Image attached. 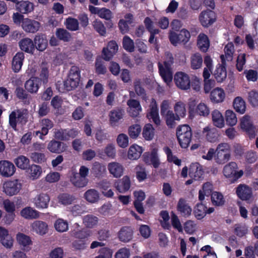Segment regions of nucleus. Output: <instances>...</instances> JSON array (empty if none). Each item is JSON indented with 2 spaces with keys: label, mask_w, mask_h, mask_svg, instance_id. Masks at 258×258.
I'll list each match as a JSON object with an SVG mask.
<instances>
[{
  "label": "nucleus",
  "mask_w": 258,
  "mask_h": 258,
  "mask_svg": "<svg viewBox=\"0 0 258 258\" xmlns=\"http://www.w3.org/2000/svg\"><path fill=\"white\" fill-rule=\"evenodd\" d=\"M211 115L213 124L218 128H222L224 126V119L222 113L215 109L212 112Z\"/></svg>",
  "instance_id": "f704fd0d"
},
{
  "label": "nucleus",
  "mask_w": 258,
  "mask_h": 258,
  "mask_svg": "<svg viewBox=\"0 0 258 258\" xmlns=\"http://www.w3.org/2000/svg\"><path fill=\"white\" fill-rule=\"evenodd\" d=\"M174 80L176 86L179 89L186 90L190 88V80L187 74L182 72L176 73Z\"/></svg>",
  "instance_id": "0eeeda50"
},
{
  "label": "nucleus",
  "mask_w": 258,
  "mask_h": 258,
  "mask_svg": "<svg viewBox=\"0 0 258 258\" xmlns=\"http://www.w3.org/2000/svg\"><path fill=\"white\" fill-rule=\"evenodd\" d=\"M233 106L235 111L240 114H243L245 111V102L241 97H237L234 99Z\"/></svg>",
  "instance_id": "37998d69"
},
{
  "label": "nucleus",
  "mask_w": 258,
  "mask_h": 258,
  "mask_svg": "<svg viewBox=\"0 0 258 258\" xmlns=\"http://www.w3.org/2000/svg\"><path fill=\"white\" fill-rule=\"evenodd\" d=\"M176 210L181 216L185 218L188 217L192 212L191 208L187 203V201L183 198L179 199L176 206Z\"/></svg>",
  "instance_id": "2eb2a0df"
},
{
  "label": "nucleus",
  "mask_w": 258,
  "mask_h": 258,
  "mask_svg": "<svg viewBox=\"0 0 258 258\" xmlns=\"http://www.w3.org/2000/svg\"><path fill=\"white\" fill-rule=\"evenodd\" d=\"M133 233V230L130 226H123L118 232V237L120 241L127 242L132 239Z\"/></svg>",
  "instance_id": "5701e85b"
},
{
  "label": "nucleus",
  "mask_w": 258,
  "mask_h": 258,
  "mask_svg": "<svg viewBox=\"0 0 258 258\" xmlns=\"http://www.w3.org/2000/svg\"><path fill=\"white\" fill-rule=\"evenodd\" d=\"M16 7L18 11L21 14H28L34 9V5L29 1H18L16 4Z\"/></svg>",
  "instance_id": "c85d7f7f"
},
{
  "label": "nucleus",
  "mask_w": 258,
  "mask_h": 258,
  "mask_svg": "<svg viewBox=\"0 0 258 258\" xmlns=\"http://www.w3.org/2000/svg\"><path fill=\"white\" fill-rule=\"evenodd\" d=\"M221 63L216 66L214 73V76L218 82H222L227 77L226 63L224 54L220 55Z\"/></svg>",
  "instance_id": "1a4fd4ad"
},
{
  "label": "nucleus",
  "mask_w": 258,
  "mask_h": 258,
  "mask_svg": "<svg viewBox=\"0 0 258 258\" xmlns=\"http://www.w3.org/2000/svg\"><path fill=\"white\" fill-rule=\"evenodd\" d=\"M27 114L24 110L17 109L11 112L9 116V125L15 131H17V123L22 125L25 124L27 122Z\"/></svg>",
  "instance_id": "f03ea898"
},
{
  "label": "nucleus",
  "mask_w": 258,
  "mask_h": 258,
  "mask_svg": "<svg viewBox=\"0 0 258 258\" xmlns=\"http://www.w3.org/2000/svg\"><path fill=\"white\" fill-rule=\"evenodd\" d=\"M203 62V58L200 53H195L191 56L190 67L192 69L198 70L201 68Z\"/></svg>",
  "instance_id": "c03bdc74"
},
{
  "label": "nucleus",
  "mask_w": 258,
  "mask_h": 258,
  "mask_svg": "<svg viewBox=\"0 0 258 258\" xmlns=\"http://www.w3.org/2000/svg\"><path fill=\"white\" fill-rule=\"evenodd\" d=\"M21 27L25 32L34 34L39 30L41 24L36 20L26 18L21 24Z\"/></svg>",
  "instance_id": "9d476101"
},
{
  "label": "nucleus",
  "mask_w": 258,
  "mask_h": 258,
  "mask_svg": "<svg viewBox=\"0 0 258 258\" xmlns=\"http://www.w3.org/2000/svg\"><path fill=\"white\" fill-rule=\"evenodd\" d=\"M163 150L167 156V160L168 162L173 163L177 166L181 165V160L173 155L172 152L169 147H165L163 148Z\"/></svg>",
  "instance_id": "8fccbe9b"
},
{
  "label": "nucleus",
  "mask_w": 258,
  "mask_h": 258,
  "mask_svg": "<svg viewBox=\"0 0 258 258\" xmlns=\"http://www.w3.org/2000/svg\"><path fill=\"white\" fill-rule=\"evenodd\" d=\"M41 135L45 136L48 133V131L53 126V122L48 118H44L41 120Z\"/></svg>",
  "instance_id": "69168bd1"
},
{
  "label": "nucleus",
  "mask_w": 258,
  "mask_h": 258,
  "mask_svg": "<svg viewBox=\"0 0 258 258\" xmlns=\"http://www.w3.org/2000/svg\"><path fill=\"white\" fill-rule=\"evenodd\" d=\"M125 114L124 109L121 107H117L111 110L109 113V121L112 127L118 125L119 122L123 119Z\"/></svg>",
  "instance_id": "6e6552de"
},
{
  "label": "nucleus",
  "mask_w": 258,
  "mask_h": 258,
  "mask_svg": "<svg viewBox=\"0 0 258 258\" xmlns=\"http://www.w3.org/2000/svg\"><path fill=\"white\" fill-rule=\"evenodd\" d=\"M199 19L203 27L208 28L216 21L217 15L213 11L208 9L200 13Z\"/></svg>",
  "instance_id": "39448f33"
},
{
  "label": "nucleus",
  "mask_w": 258,
  "mask_h": 258,
  "mask_svg": "<svg viewBox=\"0 0 258 258\" xmlns=\"http://www.w3.org/2000/svg\"><path fill=\"white\" fill-rule=\"evenodd\" d=\"M210 197L213 206L220 207L225 205L226 201L221 192L214 191L211 194Z\"/></svg>",
  "instance_id": "7c9ffc66"
},
{
  "label": "nucleus",
  "mask_w": 258,
  "mask_h": 258,
  "mask_svg": "<svg viewBox=\"0 0 258 258\" xmlns=\"http://www.w3.org/2000/svg\"><path fill=\"white\" fill-rule=\"evenodd\" d=\"M70 181L75 186L78 187H83L85 186L88 183L87 178H83L77 172H73L70 178Z\"/></svg>",
  "instance_id": "473e14b6"
},
{
  "label": "nucleus",
  "mask_w": 258,
  "mask_h": 258,
  "mask_svg": "<svg viewBox=\"0 0 258 258\" xmlns=\"http://www.w3.org/2000/svg\"><path fill=\"white\" fill-rule=\"evenodd\" d=\"M35 49L40 51H44L48 46V40L46 35L42 33L37 34L34 38Z\"/></svg>",
  "instance_id": "6ab92c4d"
},
{
  "label": "nucleus",
  "mask_w": 258,
  "mask_h": 258,
  "mask_svg": "<svg viewBox=\"0 0 258 258\" xmlns=\"http://www.w3.org/2000/svg\"><path fill=\"white\" fill-rule=\"evenodd\" d=\"M84 198L89 203H94L98 201L99 195L96 189H90L85 192Z\"/></svg>",
  "instance_id": "a18cd8bd"
},
{
  "label": "nucleus",
  "mask_w": 258,
  "mask_h": 258,
  "mask_svg": "<svg viewBox=\"0 0 258 258\" xmlns=\"http://www.w3.org/2000/svg\"><path fill=\"white\" fill-rule=\"evenodd\" d=\"M98 218L92 215H87L83 218V223L88 228H93L98 223Z\"/></svg>",
  "instance_id": "052dcab7"
},
{
  "label": "nucleus",
  "mask_w": 258,
  "mask_h": 258,
  "mask_svg": "<svg viewBox=\"0 0 258 258\" xmlns=\"http://www.w3.org/2000/svg\"><path fill=\"white\" fill-rule=\"evenodd\" d=\"M24 58V54L21 51L17 52L14 56L12 66L15 73H18L21 69Z\"/></svg>",
  "instance_id": "cd10ccee"
},
{
  "label": "nucleus",
  "mask_w": 258,
  "mask_h": 258,
  "mask_svg": "<svg viewBox=\"0 0 258 258\" xmlns=\"http://www.w3.org/2000/svg\"><path fill=\"white\" fill-rule=\"evenodd\" d=\"M225 120L227 124L232 126L236 124L237 121L235 113L231 110H227L225 112Z\"/></svg>",
  "instance_id": "e2e57ef3"
},
{
  "label": "nucleus",
  "mask_w": 258,
  "mask_h": 258,
  "mask_svg": "<svg viewBox=\"0 0 258 258\" xmlns=\"http://www.w3.org/2000/svg\"><path fill=\"white\" fill-rule=\"evenodd\" d=\"M18 43L22 51L30 54H33L34 52V44L31 39L28 37L24 38L21 39Z\"/></svg>",
  "instance_id": "aec40b11"
},
{
  "label": "nucleus",
  "mask_w": 258,
  "mask_h": 258,
  "mask_svg": "<svg viewBox=\"0 0 258 258\" xmlns=\"http://www.w3.org/2000/svg\"><path fill=\"white\" fill-rule=\"evenodd\" d=\"M143 136L145 140H151L154 136V128L150 123L146 124L143 130Z\"/></svg>",
  "instance_id": "6e6d98bb"
},
{
  "label": "nucleus",
  "mask_w": 258,
  "mask_h": 258,
  "mask_svg": "<svg viewBox=\"0 0 258 258\" xmlns=\"http://www.w3.org/2000/svg\"><path fill=\"white\" fill-rule=\"evenodd\" d=\"M80 73L81 71L78 67H71L66 79V86L70 91L75 89L79 86L81 78Z\"/></svg>",
  "instance_id": "7ed1b4c3"
},
{
  "label": "nucleus",
  "mask_w": 258,
  "mask_h": 258,
  "mask_svg": "<svg viewBox=\"0 0 258 258\" xmlns=\"http://www.w3.org/2000/svg\"><path fill=\"white\" fill-rule=\"evenodd\" d=\"M95 72L98 75H104L107 71L104 62L101 58H97L95 61Z\"/></svg>",
  "instance_id": "338daca9"
},
{
  "label": "nucleus",
  "mask_w": 258,
  "mask_h": 258,
  "mask_svg": "<svg viewBox=\"0 0 258 258\" xmlns=\"http://www.w3.org/2000/svg\"><path fill=\"white\" fill-rule=\"evenodd\" d=\"M216 162L220 164L227 162L230 158V147L227 143H221L218 145L216 150Z\"/></svg>",
  "instance_id": "20e7f679"
},
{
  "label": "nucleus",
  "mask_w": 258,
  "mask_h": 258,
  "mask_svg": "<svg viewBox=\"0 0 258 258\" xmlns=\"http://www.w3.org/2000/svg\"><path fill=\"white\" fill-rule=\"evenodd\" d=\"M22 188V184L18 179L8 180L3 184V191L9 196L17 195Z\"/></svg>",
  "instance_id": "423d86ee"
},
{
  "label": "nucleus",
  "mask_w": 258,
  "mask_h": 258,
  "mask_svg": "<svg viewBox=\"0 0 258 258\" xmlns=\"http://www.w3.org/2000/svg\"><path fill=\"white\" fill-rule=\"evenodd\" d=\"M63 144L64 143L60 141L53 139L47 144V149L52 153L60 154L64 150L62 146Z\"/></svg>",
  "instance_id": "bb28decb"
},
{
  "label": "nucleus",
  "mask_w": 258,
  "mask_h": 258,
  "mask_svg": "<svg viewBox=\"0 0 258 258\" xmlns=\"http://www.w3.org/2000/svg\"><path fill=\"white\" fill-rule=\"evenodd\" d=\"M16 238L18 243L23 246L22 249L24 250L28 251L30 250L29 246L32 244V241L29 236L19 232L17 234Z\"/></svg>",
  "instance_id": "a878e982"
},
{
  "label": "nucleus",
  "mask_w": 258,
  "mask_h": 258,
  "mask_svg": "<svg viewBox=\"0 0 258 258\" xmlns=\"http://www.w3.org/2000/svg\"><path fill=\"white\" fill-rule=\"evenodd\" d=\"M248 101L253 107H258V91L256 90H251L248 93Z\"/></svg>",
  "instance_id": "0e129e2a"
},
{
  "label": "nucleus",
  "mask_w": 258,
  "mask_h": 258,
  "mask_svg": "<svg viewBox=\"0 0 258 258\" xmlns=\"http://www.w3.org/2000/svg\"><path fill=\"white\" fill-rule=\"evenodd\" d=\"M118 46L114 40L108 42L107 47H104L102 50L103 59L106 61L110 60L113 55L117 52Z\"/></svg>",
  "instance_id": "9b49d317"
},
{
  "label": "nucleus",
  "mask_w": 258,
  "mask_h": 258,
  "mask_svg": "<svg viewBox=\"0 0 258 258\" xmlns=\"http://www.w3.org/2000/svg\"><path fill=\"white\" fill-rule=\"evenodd\" d=\"M33 230L40 235L46 234L48 230L46 223L41 221H36L32 224Z\"/></svg>",
  "instance_id": "58836bf2"
},
{
  "label": "nucleus",
  "mask_w": 258,
  "mask_h": 258,
  "mask_svg": "<svg viewBox=\"0 0 258 258\" xmlns=\"http://www.w3.org/2000/svg\"><path fill=\"white\" fill-rule=\"evenodd\" d=\"M236 194L242 201H248L252 196L251 188L244 184L238 185L236 188Z\"/></svg>",
  "instance_id": "4468645a"
},
{
  "label": "nucleus",
  "mask_w": 258,
  "mask_h": 258,
  "mask_svg": "<svg viewBox=\"0 0 258 258\" xmlns=\"http://www.w3.org/2000/svg\"><path fill=\"white\" fill-rule=\"evenodd\" d=\"M14 162L19 168L25 171L30 165L29 159L24 155L19 156L14 159Z\"/></svg>",
  "instance_id": "a19ab883"
},
{
  "label": "nucleus",
  "mask_w": 258,
  "mask_h": 258,
  "mask_svg": "<svg viewBox=\"0 0 258 258\" xmlns=\"http://www.w3.org/2000/svg\"><path fill=\"white\" fill-rule=\"evenodd\" d=\"M159 73L163 81L168 84L171 82L173 79V75L171 69H164L163 64L161 62L158 63Z\"/></svg>",
  "instance_id": "2f4dec72"
},
{
  "label": "nucleus",
  "mask_w": 258,
  "mask_h": 258,
  "mask_svg": "<svg viewBox=\"0 0 258 258\" xmlns=\"http://www.w3.org/2000/svg\"><path fill=\"white\" fill-rule=\"evenodd\" d=\"M0 241L6 248H11L13 245V239L8 230L2 226H0Z\"/></svg>",
  "instance_id": "4be33fe9"
},
{
  "label": "nucleus",
  "mask_w": 258,
  "mask_h": 258,
  "mask_svg": "<svg viewBox=\"0 0 258 258\" xmlns=\"http://www.w3.org/2000/svg\"><path fill=\"white\" fill-rule=\"evenodd\" d=\"M91 234L92 232L90 230L83 229L75 231L74 233V237L76 239L88 242L89 238L91 236Z\"/></svg>",
  "instance_id": "603ef678"
},
{
  "label": "nucleus",
  "mask_w": 258,
  "mask_h": 258,
  "mask_svg": "<svg viewBox=\"0 0 258 258\" xmlns=\"http://www.w3.org/2000/svg\"><path fill=\"white\" fill-rule=\"evenodd\" d=\"M54 227L56 231L63 232L68 229V223L62 219H58L54 223Z\"/></svg>",
  "instance_id": "774afa93"
},
{
  "label": "nucleus",
  "mask_w": 258,
  "mask_h": 258,
  "mask_svg": "<svg viewBox=\"0 0 258 258\" xmlns=\"http://www.w3.org/2000/svg\"><path fill=\"white\" fill-rule=\"evenodd\" d=\"M21 214L26 219H35L39 217V212L31 207H26L23 209Z\"/></svg>",
  "instance_id": "de8ad7c7"
},
{
  "label": "nucleus",
  "mask_w": 258,
  "mask_h": 258,
  "mask_svg": "<svg viewBox=\"0 0 258 258\" xmlns=\"http://www.w3.org/2000/svg\"><path fill=\"white\" fill-rule=\"evenodd\" d=\"M204 171L202 166L199 163H192L189 169V176L195 180H199L203 178Z\"/></svg>",
  "instance_id": "f3484780"
},
{
  "label": "nucleus",
  "mask_w": 258,
  "mask_h": 258,
  "mask_svg": "<svg viewBox=\"0 0 258 258\" xmlns=\"http://www.w3.org/2000/svg\"><path fill=\"white\" fill-rule=\"evenodd\" d=\"M126 103L130 108L128 110L130 115L133 117H137L142 110L140 102L137 100L130 99L127 100Z\"/></svg>",
  "instance_id": "b1692460"
},
{
  "label": "nucleus",
  "mask_w": 258,
  "mask_h": 258,
  "mask_svg": "<svg viewBox=\"0 0 258 258\" xmlns=\"http://www.w3.org/2000/svg\"><path fill=\"white\" fill-rule=\"evenodd\" d=\"M50 201V197L46 194L41 193L37 195L33 199V203L38 209L47 208Z\"/></svg>",
  "instance_id": "dca6fc26"
},
{
  "label": "nucleus",
  "mask_w": 258,
  "mask_h": 258,
  "mask_svg": "<svg viewBox=\"0 0 258 258\" xmlns=\"http://www.w3.org/2000/svg\"><path fill=\"white\" fill-rule=\"evenodd\" d=\"M55 35L57 38L63 42H69L71 38L70 33L63 28H57Z\"/></svg>",
  "instance_id": "864d4df0"
},
{
  "label": "nucleus",
  "mask_w": 258,
  "mask_h": 258,
  "mask_svg": "<svg viewBox=\"0 0 258 258\" xmlns=\"http://www.w3.org/2000/svg\"><path fill=\"white\" fill-rule=\"evenodd\" d=\"M197 44L201 51L206 52L210 45L209 40L207 35L204 33H200L198 37Z\"/></svg>",
  "instance_id": "e433bc0d"
},
{
  "label": "nucleus",
  "mask_w": 258,
  "mask_h": 258,
  "mask_svg": "<svg viewBox=\"0 0 258 258\" xmlns=\"http://www.w3.org/2000/svg\"><path fill=\"white\" fill-rule=\"evenodd\" d=\"M147 116L150 119H152L154 123L157 125L160 124L157 105L156 100L153 98L152 100L150 112L147 114Z\"/></svg>",
  "instance_id": "393cba45"
},
{
  "label": "nucleus",
  "mask_w": 258,
  "mask_h": 258,
  "mask_svg": "<svg viewBox=\"0 0 258 258\" xmlns=\"http://www.w3.org/2000/svg\"><path fill=\"white\" fill-rule=\"evenodd\" d=\"M237 163L235 162H230L224 167L223 174L226 177L230 178L232 183H234L243 175V171H237Z\"/></svg>",
  "instance_id": "f257e3e1"
},
{
  "label": "nucleus",
  "mask_w": 258,
  "mask_h": 258,
  "mask_svg": "<svg viewBox=\"0 0 258 258\" xmlns=\"http://www.w3.org/2000/svg\"><path fill=\"white\" fill-rule=\"evenodd\" d=\"M41 80L38 77H31L24 84V87L27 92L36 94L41 86Z\"/></svg>",
  "instance_id": "f8f14e48"
},
{
  "label": "nucleus",
  "mask_w": 258,
  "mask_h": 258,
  "mask_svg": "<svg viewBox=\"0 0 258 258\" xmlns=\"http://www.w3.org/2000/svg\"><path fill=\"white\" fill-rule=\"evenodd\" d=\"M26 172L33 179L38 178L42 173V169L39 165L32 164L26 170Z\"/></svg>",
  "instance_id": "79ce46f5"
},
{
  "label": "nucleus",
  "mask_w": 258,
  "mask_h": 258,
  "mask_svg": "<svg viewBox=\"0 0 258 258\" xmlns=\"http://www.w3.org/2000/svg\"><path fill=\"white\" fill-rule=\"evenodd\" d=\"M58 201L64 205H70L75 200V198L73 195H71L67 193H62L58 195Z\"/></svg>",
  "instance_id": "4d7b16f0"
},
{
  "label": "nucleus",
  "mask_w": 258,
  "mask_h": 258,
  "mask_svg": "<svg viewBox=\"0 0 258 258\" xmlns=\"http://www.w3.org/2000/svg\"><path fill=\"white\" fill-rule=\"evenodd\" d=\"M206 209L207 207L202 203H198L194 208V213L195 217L198 220H201L206 215Z\"/></svg>",
  "instance_id": "49530a36"
},
{
  "label": "nucleus",
  "mask_w": 258,
  "mask_h": 258,
  "mask_svg": "<svg viewBox=\"0 0 258 258\" xmlns=\"http://www.w3.org/2000/svg\"><path fill=\"white\" fill-rule=\"evenodd\" d=\"M241 128L244 131L250 138H253L255 136V127L249 120V117L244 116L241 121Z\"/></svg>",
  "instance_id": "a211bd4d"
},
{
  "label": "nucleus",
  "mask_w": 258,
  "mask_h": 258,
  "mask_svg": "<svg viewBox=\"0 0 258 258\" xmlns=\"http://www.w3.org/2000/svg\"><path fill=\"white\" fill-rule=\"evenodd\" d=\"M15 171L16 167L13 163L7 160L0 161V173L3 177H11Z\"/></svg>",
  "instance_id": "ddd939ff"
},
{
  "label": "nucleus",
  "mask_w": 258,
  "mask_h": 258,
  "mask_svg": "<svg viewBox=\"0 0 258 258\" xmlns=\"http://www.w3.org/2000/svg\"><path fill=\"white\" fill-rule=\"evenodd\" d=\"M163 117L165 119L167 125L169 127H173L175 125V121L180 119V117L174 114L172 111H168Z\"/></svg>",
  "instance_id": "09e8293b"
},
{
  "label": "nucleus",
  "mask_w": 258,
  "mask_h": 258,
  "mask_svg": "<svg viewBox=\"0 0 258 258\" xmlns=\"http://www.w3.org/2000/svg\"><path fill=\"white\" fill-rule=\"evenodd\" d=\"M225 97V94L222 88L217 87L211 92L210 99L213 103H221L224 101Z\"/></svg>",
  "instance_id": "c756f323"
},
{
  "label": "nucleus",
  "mask_w": 258,
  "mask_h": 258,
  "mask_svg": "<svg viewBox=\"0 0 258 258\" xmlns=\"http://www.w3.org/2000/svg\"><path fill=\"white\" fill-rule=\"evenodd\" d=\"M93 27L94 30L101 36H105L106 34V29L103 23L100 20H96L93 22Z\"/></svg>",
  "instance_id": "680f3d73"
},
{
  "label": "nucleus",
  "mask_w": 258,
  "mask_h": 258,
  "mask_svg": "<svg viewBox=\"0 0 258 258\" xmlns=\"http://www.w3.org/2000/svg\"><path fill=\"white\" fill-rule=\"evenodd\" d=\"M131 187V180L128 176H124L116 184V189L120 192L127 191Z\"/></svg>",
  "instance_id": "4c0bfd02"
},
{
  "label": "nucleus",
  "mask_w": 258,
  "mask_h": 258,
  "mask_svg": "<svg viewBox=\"0 0 258 258\" xmlns=\"http://www.w3.org/2000/svg\"><path fill=\"white\" fill-rule=\"evenodd\" d=\"M106 171V167L98 162H95L92 165L91 172L94 176L97 178L102 177Z\"/></svg>",
  "instance_id": "c9c22d12"
},
{
  "label": "nucleus",
  "mask_w": 258,
  "mask_h": 258,
  "mask_svg": "<svg viewBox=\"0 0 258 258\" xmlns=\"http://www.w3.org/2000/svg\"><path fill=\"white\" fill-rule=\"evenodd\" d=\"M202 135L206 138L208 142L211 143L217 142L219 137L218 130L216 128H210L209 126L204 128Z\"/></svg>",
  "instance_id": "412c9836"
},
{
  "label": "nucleus",
  "mask_w": 258,
  "mask_h": 258,
  "mask_svg": "<svg viewBox=\"0 0 258 258\" xmlns=\"http://www.w3.org/2000/svg\"><path fill=\"white\" fill-rule=\"evenodd\" d=\"M108 169L109 172L115 177H120L123 174V167L118 163H109L108 165Z\"/></svg>",
  "instance_id": "72a5a7b5"
},
{
  "label": "nucleus",
  "mask_w": 258,
  "mask_h": 258,
  "mask_svg": "<svg viewBox=\"0 0 258 258\" xmlns=\"http://www.w3.org/2000/svg\"><path fill=\"white\" fill-rule=\"evenodd\" d=\"M143 152L141 147L137 145L131 146L128 151V157L131 160H137L139 159Z\"/></svg>",
  "instance_id": "ea45409f"
},
{
  "label": "nucleus",
  "mask_w": 258,
  "mask_h": 258,
  "mask_svg": "<svg viewBox=\"0 0 258 258\" xmlns=\"http://www.w3.org/2000/svg\"><path fill=\"white\" fill-rule=\"evenodd\" d=\"M192 133H186L185 136L180 135V137H177L178 143L182 148H187L191 140Z\"/></svg>",
  "instance_id": "bf43d9fd"
},
{
  "label": "nucleus",
  "mask_w": 258,
  "mask_h": 258,
  "mask_svg": "<svg viewBox=\"0 0 258 258\" xmlns=\"http://www.w3.org/2000/svg\"><path fill=\"white\" fill-rule=\"evenodd\" d=\"M134 90L136 94L140 96L143 100L146 101L148 97L145 89L141 85L140 81H136L134 83Z\"/></svg>",
  "instance_id": "5fc2aeb1"
},
{
  "label": "nucleus",
  "mask_w": 258,
  "mask_h": 258,
  "mask_svg": "<svg viewBox=\"0 0 258 258\" xmlns=\"http://www.w3.org/2000/svg\"><path fill=\"white\" fill-rule=\"evenodd\" d=\"M64 25L67 29L72 31H75L79 30V23L78 20L75 18L69 17L66 19Z\"/></svg>",
  "instance_id": "3c124183"
},
{
  "label": "nucleus",
  "mask_w": 258,
  "mask_h": 258,
  "mask_svg": "<svg viewBox=\"0 0 258 258\" xmlns=\"http://www.w3.org/2000/svg\"><path fill=\"white\" fill-rule=\"evenodd\" d=\"M123 48L129 52H133L135 50L134 41L128 36L125 35L122 40Z\"/></svg>",
  "instance_id": "13d9d810"
}]
</instances>
